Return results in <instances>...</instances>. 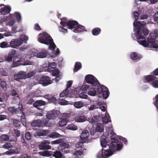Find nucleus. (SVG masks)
Returning a JSON list of instances; mask_svg holds the SVG:
<instances>
[{
  "label": "nucleus",
  "mask_w": 158,
  "mask_h": 158,
  "mask_svg": "<svg viewBox=\"0 0 158 158\" xmlns=\"http://www.w3.org/2000/svg\"><path fill=\"white\" fill-rule=\"evenodd\" d=\"M48 53V52L47 50H44L38 53L36 56L38 58H44L47 57Z\"/></svg>",
  "instance_id": "obj_20"
},
{
  "label": "nucleus",
  "mask_w": 158,
  "mask_h": 158,
  "mask_svg": "<svg viewBox=\"0 0 158 158\" xmlns=\"http://www.w3.org/2000/svg\"><path fill=\"white\" fill-rule=\"evenodd\" d=\"M131 58L133 60H139L141 58V56L138 55L136 52H133L130 55Z\"/></svg>",
  "instance_id": "obj_26"
},
{
  "label": "nucleus",
  "mask_w": 158,
  "mask_h": 158,
  "mask_svg": "<svg viewBox=\"0 0 158 158\" xmlns=\"http://www.w3.org/2000/svg\"><path fill=\"white\" fill-rule=\"evenodd\" d=\"M46 105V102L42 100H38L35 102L33 106L38 109H40L39 107L41 106H44Z\"/></svg>",
  "instance_id": "obj_14"
},
{
  "label": "nucleus",
  "mask_w": 158,
  "mask_h": 158,
  "mask_svg": "<svg viewBox=\"0 0 158 158\" xmlns=\"http://www.w3.org/2000/svg\"><path fill=\"white\" fill-rule=\"evenodd\" d=\"M15 113L16 114L20 113L21 114V115H22V113H24L20 107L17 108L16 109H15Z\"/></svg>",
  "instance_id": "obj_59"
},
{
  "label": "nucleus",
  "mask_w": 158,
  "mask_h": 158,
  "mask_svg": "<svg viewBox=\"0 0 158 158\" xmlns=\"http://www.w3.org/2000/svg\"><path fill=\"white\" fill-rule=\"evenodd\" d=\"M50 120L46 117V118L43 119L42 120H41V124L42 127L43 126H48V127H52V124L49 121Z\"/></svg>",
  "instance_id": "obj_13"
},
{
  "label": "nucleus",
  "mask_w": 158,
  "mask_h": 158,
  "mask_svg": "<svg viewBox=\"0 0 158 158\" xmlns=\"http://www.w3.org/2000/svg\"><path fill=\"white\" fill-rule=\"evenodd\" d=\"M111 143H113L114 142H117L118 140L117 139V135L114 133H111Z\"/></svg>",
  "instance_id": "obj_37"
},
{
  "label": "nucleus",
  "mask_w": 158,
  "mask_h": 158,
  "mask_svg": "<svg viewBox=\"0 0 158 158\" xmlns=\"http://www.w3.org/2000/svg\"><path fill=\"white\" fill-rule=\"evenodd\" d=\"M67 122V121L61 119L60 120L59 122L58 125L60 127H63L66 124Z\"/></svg>",
  "instance_id": "obj_46"
},
{
  "label": "nucleus",
  "mask_w": 158,
  "mask_h": 158,
  "mask_svg": "<svg viewBox=\"0 0 158 158\" xmlns=\"http://www.w3.org/2000/svg\"><path fill=\"white\" fill-rule=\"evenodd\" d=\"M69 145L65 143H61L59 146V148L60 151L63 152L65 148H68Z\"/></svg>",
  "instance_id": "obj_35"
},
{
  "label": "nucleus",
  "mask_w": 158,
  "mask_h": 158,
  "mask_svg": "<svg viewBox=\"0 0 158 158\" xmlns=\"http://www.w3.org/2000/svg\"><path fill=\"white\" fill-rule=\"evenodd\" d=\"M20 116L22 124L24 126H25L26 125V121L24 113H22V115Z\"/></svg>",
  "instance_id": "obj_43"
},
{
  "label": "nucleus",
  "mask_w": 158,
  "mask_h": 158,
  "mask_svg": "<svg viewBox=\"0 0 158 158\" xmlns=\"http://www.w3.org/2000/svg\"><path fill=\"white\" fill-rule=\"evenodd\" d=\"M13 146L11 144V143L9 142H6L5 143L2 147L5 149H9L13 148Z\"/></svg>",
  "instance_id": "obj_42"
},
{
  "label": "nucleus",
  "mask_w": 158,
  "mask_h": 158,
  "mask_svg": "<svg viewBox=\"0 0 158 158\" xmlns=\"http://www.w3.org/2000/svg\"><path fill=\"white\" fill-rule=\"evenodd\" d=\"M156 77L152 75H148L145 76V78L148 82H150L154 80Z\"/></svg>",
  "instance_id": "obj_30"
},
{
  "label": "nucleus",
  "mask_w": 158,
  "mask_h": 158,
  "mask_svg": "<svg viewBox=\"0 0 158 158\" xmlns=\"http://www.w3.org/2000/svg\"><path fill=\"white\" fill-rule=\"evenodd\" d=\"M74 105L76 108H80L83 106L84 104L81 102L78 101L75 102Z\"/></svg>",
  "instance_id": "obj_41"
},
{
  "label": "nucleus",
  "mask_w": 158,
  "mask_h": 158,
  "mask_svg": "<svg viewBox=\"0 0 158 158\" xmlns=\"http://www.w3.org/2000/svg\"><path fill=\"white\" fill-rule=\"evenodd\" d=\"M1 86L4 91L7 90L6 84L4 81H2L0 84Z\"/></svg>",
  "instance_id": "obj_54"
},
{
  "label": "nucleus",
  "mask_w": 158,
  "mask_h": 158,
  "mask_svg": "<svg viewBox=\"0 0 158 158\" xmlns=\"http://www.w3.org/2000/svg\"><path fill=\"white\" fill-rule=\"evenodd\" d=\"M122 143H120L118 140L113 143H110L109 146L110 150L111 151H114L115 149L119 150L122 149Z\"/></svg>",
  "instance_id": "obj_7"
},
{
  "label": "nucleus",
  "mask_w": 158,
  "mask_h": 158,
  "mask_svg": "<svg viewBox=\"0 0 158 158\" xmlns=\"http://www.w3.org/2000/svg\"><path fill=\"white\" fill-rule=\"evenodd\" d=\"M85 80L87 83L90 84L93 86H96L99 84V82L97 78L92 75H87L85 77Z\"/></svg>",
  "instance_id": "obj_4"
},
{
  "label": "nucleus",
  "mask_w": 158,
  "mask_h": 158,
  "mask_svg": "<svg viewBox=\"0 0 158 158\" xmlns=\"http://www.w3.org/2000/svg\"><path fill=\"white\" fill-rule=\"evenodd\" d=\"M96 92L94 88H90L88 92V94L91 96H95L96 95Z\"/></svg>",
  "instance_id": "obj_33"
},
{
  "label": "nucleus",
  "mask_w": 158,
  "mask_h": 158,
  "mask_svg": "<svg viewBox=\"0 0 158 158\" xmlns=\"http://www.w3.org/2000/svg\"><path fill=\"white\" fill-rule=\"evenodd\" d=\"M152 85L155 88H158V80H155L153 81Z\"/></svg>",
  "instance_id": "obj_63"
},
{
  "label": "nucleus",
  "mask_w": 158,
  "mask_h": 158,
  "mask_svg": "<svg viewBox=\"0 0 158 158\" xmlns=\"http://www.w3.org/2000/svg\"><path fill=\"white\" fill-rule=\"evenodd\" d=\"M60 135L56 132L52 133L49 135V136L52 138H55L60 137Z\"/></svg>",
  "instance_id": "obj_48"
},
{
  "label": "nucleus",
  "mask_w": 158,
  "mask_h": 158,
  "mask_svg": "<svg viewBox=\"0 0 158 158\" xmlns=\"http://www.w3.org/2000/svg\"><path fill=\"white\" fill-rule=\"evenodd\" d=\"M0 139L2 141H7L9 139V136L6 135H3L0 136Z\"/></svg>",
  "instance_id": "obj_44"
},
{
  "label": "nucleus",
  "mask_w": 158,
  "mask_h": 158,
  "mask_svg": "<svg viewBox=\"0 0 158 158\" xmlns=\"http://www.w3.org/2000/svg\"><path fill=\"white\" fill-rule=\"evenodd\" d=\"M85 31V27L78 24L73 30V31L75 33L81 32Z\"/></svg>",
  "instance_id": "obj_15"
},
{
  "label": "nucleus",
  "mask_w": 158,
  "mask_h": 158,
  "mask_svg": "<svg viewBox=\"0 0 158 158\" xmlns=\"http://www.w3.org/2000/svg\"><path fill=\"white\" fill-rule=\"evenodd\" d=\"M101 146L102 147H106V146L107 143L104 139H102L100 140Z\"/></svg>",
  "instance_id": "obj_56"
},
{
  "label": "nucleus",
  "mask_w": 158,
  "mask_h": 158,
  "mask_svg": "<svg viewBox=\"0 0 158 158\" xmlns=\"http://www.w3.org/2000/svg\"><path fill=\"white\" fill-rule=\"evenodd\" d=\"M67 129L73 131L77 130L78 129L77 127L73 124L68 125L66 127Z\"/></svg>",
  "instance_id": "obj_31"
},
{
  "label": "nucleus",
  "mask_w": 158,
  "mask_h": 158,
  "mask_svg": "<svg viewBox=\"0 0 158 158\" xmlns=\"http://www.w3.org/2000/svg\"><path fill=\"white\" fill-rule=\"evenodd\" d=\"M26 73L23 71H20L16 74L14 75V78L15 80L18 81L19 79H26Z\"/></svg>",
  "instance_id": "obj_11"
},
{
  "label": "nucleus",
  "mask_w": 158,
  "mask_h": 158,
  "mask_svg": "<svg viewBox=\"0 0 158 158\" xmlns=\"http://www.w3.org/2000/svg\"><path fill=\"white\" fill-rule=\"evenodd\" d=\"M97 86V90L98 93L101 94L102 93L104 90H107V88L102 85H100V83L98 85H96Z\"/></svg>",
  "instance_id": "obj_19"
},
{
  "label": "nucleus",
  "mask_w": 158,
  "mask_h": 158,
  "mask_svg": "<svg viewBox=\"0 0 158 158\" xmlns=\"http://www.w3.org/2000/svg\"><path fill=\"white\" fill-rule=\"evenodd\" d=\"M110 118V116L109 115L107 116L106 115L102 119V122L104 124H106L108 122H110L111 120L109 119Z\"/></svg>",
  "instance_id": "obj_38"
},
{
  "label": "nucleus",
  "mask_w": 158,
  "mask_h": 158,
  "mask_svg": "<svg viewBox=\"0 0 158 158\" xmlns=\"http://www.w3.org/2000/svg\"><path fill=\"white\" fill-rule=\"evenodd\" d=\"M52 155L56 158H61L62 156V153L60 151H57L55 152Z\"/></svg>",
  "instance_id": "obj_36"
},
{
  "label": "nucleus",
  "mask_w": 158,
  "mask_h": 158,
  "mask_svg": "<svg viewBox=\"0 0 158 158\" xmlns=\"http://www.w3.org/2000/svg\"><path fill=\"white\" fill-rule=\"evenodd\" d=\"M69 114L68 113H64L61 114V119H63L67 121V119L69 117Z\"/></svg>",
  "instance_id": "obj_50"
},
{
  "label": "nucleus",
  "mask_w": 158,
  "mask_h": 158,
  "mask_svg": "<svg viewBox=\"0 0 158 158\" xmlns=\"http://www.w3.org/2000/svg\"><path fill=\"white\" fill-rule=\"evenodd\" d=\"M96 130L97 132H102L104 130V127L101 123L97 124Z\"/></svg>",
  "instance_id": "obj_34"
},
{
  "label": "nucleus",
  "mask_w": 158,
  "mask_h": 158,
  "mask_svg": "<svg viewBox=\"0 0 158 158\" xmlns=\"http://www.w3.org/2000/svg\"><path fill=\"white\" fill-rule=\"evenodd\" d=\"M81 64L80 62H76L73 69L74 72H75L77 71L81 68Z\"/></svg>",
  "instance_id": "obj_28"
},
{
  "label": "nucleus",
  "mask_w": 158,
  "mask_h": 158,
  "mask_svg": "<svg viewBox=\"0 0 158 158\" xmlns=\"http://www.w3.org/2000/svg\"><path fill=\"white\" fill-rule=\"evenodd\" d=\"M146 23L144 21L140 22L135 21L133 23V25L134 27V31H136L137 35L138 36L137 41L141 45L145 47L149 46V44H153L155 42L156 40L154 38L151 36L148 38V41H146V39L143 35H147L149 33L148 30L145 26Z\"/></svg>",
  "instance_id": "obj_1"
},
{
  "label": "nucleus",
  "mask_w": 158,
  "mask_h": 158,
  "mask_svg": "<svg viewBox=\"0 0 158 158\" xmlns=\"http://www.w3.org/2000/svg\"><path fill=\"white\" fill-rule=\"evenodd\" d=\"M68 27L70 29L74 28L78 24V22L76 21L69 20L68 21Z\"/></svg>",
  "instance_id": "obj_17"
},
{
  "label": "nucleus",
  "mask_w": 158,
  "mask_h": 158,
  "mask_svg": "<svg viewBox=\"0 0 158 158\" xmlns=\"http://www.w3.org/2000/svg\"><path fill=\"white\" fill-rule=\"evenodd\" d=\"M113 154V152L110 150L102 149L99 151L97 155L98 158H107Z\"/></svg>",
  "instance_id": "obj_5"
},
{
  "label": "nucleus",
  "mask_w": 158,
  "mask_h": 158,
  "mask_svg": "<svg viewBox=\"0 0 158 158\" xmlns=\"http://www.w3.org/2000/svg\"><path fill=\"white\" fill-rule=\"evenodd\" d=\"M49 45H50L49 47V49L52 51H54L56 46L53 42V41H52V42Z\"/></svg>",
  "instance_id": "obj_53"
},
{
  "label": "nucleus",
  "mask_w": 158,
  "mask_h": 158,
  "mask_svg": "<svg viewBox=\"0 0 158 158\" xmlns=\"http://www.w3.org/2000/svg\"><path fill=\"white\" fill-rule=\"evenodd\" d=\"M153 18L154 20L158 23V11L156 12L154 15Z\"/></svg>",
  "instance_id": "obj_64"
},
{
  "label": "nucleus",
  "mask_w": 158,
  "mask_h": 158,
  "mask_svg": "<svg viewBox=\"0 0 158 158\" xmlns=\"http://www.w3.org/2000/svg\"><path fill=\"white\" fill-rule=\"evenodd\" d=\"M65 27L61 26H60L59 27V31L64 33H67L68 32V30L67 29L65 28Z\"/></svg>",
  "instance_id": "obj_51"
},
{
  "label": "nucleus",
  "mask_w": 158,
  "mask_h": 158,
  "mask_svg": "<svg viewBox=\"0 0 158 158\" xmlns=\"http://www.w3.org/2000/svg\"><path fill=\"white\" fill-rule=\"evenodd\" d=\"M35 75L34 72L33 71H30L27 74H26V78L30 77L33 76Z\"/></svg>",
  "instance_id": "obj_62"
},
{
  "label": "nucleus",
  "mask_w": 158,
  "mask_h": 158,
  "mask_svg": "<svg viewBox=\"0 0 158 158\" xmlns=\"http://www.w3.org/2000/svg\"><path fill=\"white\" fill-rule=\"evenodd\" d=\"M89 135V133L88 131H83L80 135L81 139L79 140L78 143L76 144V147L78 148H84L85 150V149L84 148L83 144L87 140Z\"/></svg>",
  "instance_id": "obj_3"
},
{
  "label": "nucleus",
  "mask_w": 158,
  "mask_h": 158,
  "mask_svg": "<svg viewBox=\"0 0 158 158\" xmlns=\"http://www.w3.org/2000/svg\"><path fill=\"white\" fill-rule=\"evenodd\" d=\"M10 47L9 44L7 42L3 41L0 43V48H4Z\"/></svg>",
  "instance_id": "obj_29"
},
{
  "label": "nucleus",
  "mask_w": 158,
  "mask_h": 158,
  "mask_svg": "<svg viewBox=\"0 0 158 158\" xmlns=\"http://www.w3.org/2000/svg\"><path fill=\"white\" fill-rule=\"evenodd\" d=\"M22 60L23 59L22 58H15L13 59V64L15 67L18 66L21 64L22 65L21 62L22 61Z\"/></svg>",
  "instance_id": "obj_18"
},
{
  "label": "nucleus",
  "mask_w": 158,
  "mask_h": 158,
  "mask_svg": "<svg viewBox=\"0 0 158 158\" xmlns=\"http://www.w3.org/2000/svg\"><path fill=\"white\" fill-rule=\"evenodd\" d=\"M89 86L88 85H83L81 87V89L84 91H86L88 90H89Z\"/></svg>",
  "instance_id": "obj_52"
},
{
  "label": "nucleus",
  "mask_w": 158,
  "mask_h": 158,
  "mask_svg": "<svg viewBox=\"0 0 158 158\" xmlns=\"http://www.w3.org/2000/svg\"><path fill=\"white\" fill-rule=\"evenodd\" d=\"M32 126L35 127H42L41 124V120L38 119L33 121L31 123Z\"/></svg>",
  "instance_id": "obj_24"
},
{
  "label": "nucleus",
  "mask_w": 158,
  "mask_h": 158,
  "mask_svg": "<svg viewBox=\"0 0 158 158\" xmlns=\"http://www.w3.org/2000/svg\"><path fill=\"white\" fill-rule=\"evenodd\" d=\"M33 96L32 94H30L27 96V103L28 104L31 105L34 102V100L33 99Z\"/></svg>",
  "instance_id": "obj_22"
},
{
  "label": "nucleus",
  "mask_w": 158,
  "mask_h": 158,
  "mask_svg": "<svg viewBox=\"0 0 158 158\" xmlns=\"http://www.w3.org/2000/svg\"><path fill=\"white\" fill-rule=\"evenodd\" d=\"M68 102L66 100L62 99L60 100L59 102V103L62 105H65L68 104Z\"/></svg>",
  "instance_id": "obj_57"
},
{
  "label": "nucleus",
  "mask_w": 158,
  "mask_h": 158,
  "mask_svg": "<svg viewBox=\"0 0 158 158\" xmlns=\"http://www.w3.org/2000/svg\"><path fill=\"white\" fill-rule=\"evenodd\" d=\"M39 82L43 86H46L51 84L52 81L50 80L49 77L45 76L42 77L40 78Z\"/></svg>",
  "instance_id": "obj_10"
},
{
  "label": "nucleus",
  "mask_w": 158,
  "mask_h": 158,
  "mask_svg": "<svg viewBox=\"0 0 158 158\" xmlns=\"http://www.w3.org/2000/svg\"><path fill=\"white\" fill-rule=\"evenodd\" d=\"M100 102H98L97 105L95 104H91L90 106L88 107V109L89 110H92L98 108L97 106H100L101 104H100Z\"/></svg>",
  "instance_id": "obj_40"
},
{
  "label": "nucleus",
  "mask_w": 158,
  "mask_h": 158,
  "mask_svg": "<svg viewBox=\"0 0 158 158\" xmlns=\"http://www.w3.org/2000/svg\"><path fill=\"white\" fill-rule=\"evenodd\" d=\"M38 154L42 156L49 157L51 156L53 152L51 151H45L42 152H39Z\"/></svg>",
  "instance_id": "obj_21"
},
{
  "label": "nucleus",
  "mask_w": 158,
  "mask_h": 158,
  "mask_svg": "<svg viewBox=\"0 0 158 158\" xmlns=\"http://www.w3.org/2000/svg\"><path fill=\"white\" fill-rule=\"evenodd\" d=\"M16 54V50L14 49L11 50L7 55H6L5 59L7 62L12 61V59L15 56Z\"/></svg>",
  "instance_id": "obj_9"
},
{
  "label": "nucleus",
  "mask_w": 158,
  "mask_h": 158,
  "mask_svg": "<svg viewBox=\"0 0 158 158\" xmlns=\"http://www.w3.org/2000/svg\"><path fill=\"white\" fill-rule=\"evenodd\" d=\"M39 41L42 44L48 45L52 41V37L48 34L45 32H43L39 34L38 39Z\"/></svg>",
  "instance_id": "obj_2"
},
{
  "label": "nucleus",
  "mask_w": 158,
  "mask_h": 158,
  "mask_svg": "<svg viewBox=\"0 0 158 158\" xmlns=\"http://www.w3.org/2000/svg\"><path fill=\"white\" fill-rule=\"evenodd\" d=\"M15 16L17 21L19 22L21 21V17L20 14L18 12H16L14 13Z\"/></svg>",
  "instance_id": "obj_47"
},
{
  "label": "nucleus",
  "mask_w": 158,
  "mask_h": 158,
  "mask_svg": "<svg viewBox=\"0 0 158 158\" xmlns=\"http://www.w3.org/2000/svg\"><path fill=\"white\" fill-rule=\"evenodd\" d=\"M25 137L27 140H29L31 139V135L29 132H27L25 134Z\"/></svg>",
  "instance_id": "obj_55"
},
{
  "label": "nucleus",
  "mask_w": 158,
  "mask_h": 158,
  "mask_svg": "<svg viewBox=\"0 0 158 158\" xmlns=\"http://www.w3.org/2000/svg\"><path fill=\"white\" fill-rule=\"evenodd\" d=\"M48 133V131L47 130H42L40 132V135L41 136L46 135Z\"/></svg>",
  "instance_id": "obj_60"
},
{
  "label": "nucleus",
  "mask_w": 158,
  "mask_h": 158,
  "mask_svg": "<svg viewBox=\"0 0 158 158\" xmlns=\"http://www.w3.org/2000/svg\"><path fill=\"white\" fill-rule=\"evenodd\" d=\"M86 118L84 116H78L75 118L76 122L78 123H81L85 121Z\"/></svg>",
  "instance_id": "obj_25"
},
{
  "label": "nucleus",
  "mask_w": 158,
  "mask_h": 158,
  "mask_svg": "<svg viewBox=\"0 0 158 158\" xmlns=\"http://www.w3.org/2000/svg\"><path fill=\"white\" fill-rule=\"evenodd\" d=\"M69 93V90H67V89H65L60 94V97H64L67 96Z\"/></svg>",
  "instance_id": "obj_49"
},
{
  "label": "nucleus",
  "mask_w": 158,
  "mask_h": 158,
  "mask_svg": "<svg viewBox=\"0 0 158 158\" xmlns=\"http://www.w3.org/2000/svg\"><path fill=\"white\" fill-rule=\"evenodd\" d=\"M23 43V40L22 39H12L10 42L9 45L10 47L16 48L20 46Z\"/></svg>",
  "instance_id": "obj_6"
},
{
  "label": "nucleus",
  "mask_w": 158,
  "mask_h": 158,
  "mask_svg": "<svg viewBox=\"0 0 158 158\" xmlns=\"http://www.w3.org/2000/svg\"><path fill=\"white\" fill-rule=\"evenodd\" d=\"M88 121L89 123L93 124H95L97 122L96 120L95 119H94L93 118L90 117L89 118H88Z\"/></svg>",
  "instance_id": "obj_61"
},
{
  "label": "nucleus",
  "mask_w": 158,
  "mask_h": 158,
  "mask_svg": "<svg viewBox=\"0 0 158 158\" xmlns=\"http://www.w3.org/2000/svg\"><path fill=\"white\" fill-rule=\"evenodd\" d=\"M101 29L98 27L94 28L92 30V33L94 35L97 36L101 33Z\"/></svg>",
  "instance_id": "obj_27"
},
{
  "label": "nucleus",
  "mask_w": 158,
  "mask_h": 158,
  "mask_svg": "<svg viewBox=\"0 0 158 158\" xmlns=\"http://www.w3.org/2000/svg\"><path fill=\"white\" fill-rule=\"evenodd\" d=\"M58 114V112L57 110H53L48 112L46 116L50 120L54 119V118L57 116Z\"/></svg>",
  "instance_id": "obj_12"
},
{
  "label": "nucleus",
  "mask_w": 158,
  "mask_h": 158,
  "mask_svg": "<svg viewBox=\"0 0 158 158\" xmlns=\"http://www.w3.org/2000/svg\"><path fill=\"white\" fill-rule=\"evenodd\" d=\"M13 125L16 128L18 129L20 127V122L17 119H14L13 120Z\"/></svg>",
  "instance_id": "obj_39"
},
{
  "label": "nucleus",
  "mask_w": 158,
  "mask_h": 158,
  "mask_svg": "<svg viewBox=\"0 0 158 158\" xmlns=\"http://www.w3.org/2000/svg\"><path fill=\"white\" fill-rule=\"evenodd\" d=\"M14 133L16 137H18L20 136V131L18 129H14Z\"/></svg>",
  "instance_id": "obj_58"
},
{
  "label": "nucleus",
  "mask_w": 158,
  "mask_h": 158,
  "mask_svg": "<svg viewBox=\"0 0 158 158\" xmlns=\"http://www.w3.org/2000/svg\"><path fill=\"white\" fill-rule=\"evenodd\" d=\"M46 96L49 103H56V99L55 97L49 95H46Z\"/></svg>",
  "instance_id": "obj_23"
},
{
  "label": "nucleus",
  "mask_w": 158,
  "mask_h": 158,
  "mask_svg": "<svg viewBox=\"0 0 158 158\" xmlns=\"http://www.w3.org/2000/svg\"><path fill=\"white\" fill-rule=\"evenodd\" d=\"M56 66V63L53 62L49 64L48 69L50 71H53Z\"/></svg>",
  "instance_id": "obj_32"
},
{
  "label": "nucleus",
  "mask_w": 158,
  "mask_h": 158,
  "mask_svg": "<svg viewBox=\"0 0 158 158\" xmlns=\"http://www.w3.org/2000/svg\"><path fill=\"white\" fill-rule=\"evenodd\" d=\"M102 93V95L104 98L106 99L107 98L109 94V92L108 88L107 90H104Z\"/></svg>",
  "instance_id": "obj_45"
},
{
  "label": "nucleus",
  "mask_w": 158,
  "mask_h": 158,
  "mask_svg": "<svg viewBox=\"0 0 158 158\" xmlns=\"http://www.w3.org/2000/svg\"><path fill=\"white\" fill-rule=\"evenodd\" d=\"M11 9V7L10 6L3 7L0 10V12L2 14L5 15L8 14L10 11Z\"/></svg>",
  "instance_id": "obj_16"
},
{
  "label": "nucleus",
  "mask_w": 158,
  "mask_h": 158,
  "mask_svg": "<svg viewBox=\"0 0 158 158\" xmlns=\"http://www.w3.org/2000/svg\"><path fill=\"white\" fill-rule=\"evenodd\" d=\"M50 142L49 140H45L40 142L38 144L39 148L41 150L50 149L51 146L49 145Z\"/></svg>",
  "instance_id": "obj_8"
}]
</instances>
